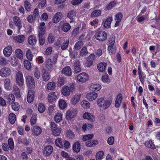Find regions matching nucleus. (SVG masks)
Wrapping results in <instances>:
<instances>
[{"mask_svg":"<svg viewBox=\"0 0 160 160\" xmlns=\"http://www.w3.org/2000/svg\"><path fill=\"white\" fill-rule=\"evenodd\" d=\"M95 37L97 40L103 41L106 39L107 34L105 32L102 31L96 32Z\"/></svg>","mask_w":160,"mask_h":160,"instance_id":"f257e3e1","label":"nucleus"},{"mask_svg":"<svg viewBox=\"0 0 160 160\" xmlns=\"http://www.w3.org/2000/svg\"><path fill=\"white\" fill-rule=\"evenodd\" d=\"M77 80L81 82H84L89 79L88 75L85 72L80 73L77 76Z\"/></svg>","mask_w":160,"mask_h":160,"instance_id":"f03ea898","label":"nucleus"},{"mask_svg":"<svg viewBox=\"0 0 160 160\" xmlns=\"http://www.w3.org/2000/svg\"><path fill=\"white\" fill-rule=\"evenodd\" d=\"M26 82L27 85L29 88H32L35 86V82L33 78L30 75L26 77Z\"/></svg>","mask_w":160,"mask_h":160,"instance_id":"7ed1b4c3","label":"nucleus"},{"mask_svg":"<svg viewBox=\"0 0 160 160\" xmlns=\"http://www.w3.org/2000/svg\"><path fill=\"white\" fill-rule=\"evenodd\" d=\"M11 73L10 68L7 67H4L0 70V75L3 77L9 76Z\"/></svg>","mask_w":160,"mask_h":160,"instance_id":"20e7f679","label":"nucleus"},{"mask_svg":"<svg viewBox=\"0 0 160 160\" xmlns=\"http://www.w3.org/2000/svg\"><path fill=\"white\" fill-rule=\"evenodd\" d=\"M16 82L18 85L21 86L23 85L24 80L22 73L18 72L16 74Z\"/></svg>","mask_w":160,"mask_h":160,"instance_id":"39448f33","label":"nucleus"},{"mask_svg":"<svg viewBox=\"0 0 160 160\" xmlns=\"http://www.w3.org/2000/svg\"><path fill=\"white\" fill-rule=\"evenodd\" d=\"M31 129L32 134L34 136H38L42 132V128L38 126H34Z\"/></svg>","mask_w":160,"mask_h":160,"instance_id":"423d86ee","label":"nucleus"},{"mask_svg":"<svg viewBox=\"0 0 160 160\" xmlns=\"http://www.w3.org/2000/svg\"><path fill=\"white\" fill-rule=\"evenodd\" d=\"M77 111L75 109L70 110L67 111L66 115V119L69 120L74 117L76 114Z\"/></svg>","mask_w":160,"mask_h":160,"instance_id":"0eeeda50","label":"nucleus"},{"mask_svg":"<svg viewBox=\"0 0 160 160\" xmlns=\"http://www.w3.org/2000/svg\"><path fill=\"white\" fill-rule=\"evenodd\" d=\"M13 20L18 29V31L20 32V30L22 27L20 19L19 17L16 16L13 17Z\"/></svg>","mask_w":160,"mask_h":160,"instance_id":"6e6552de","label":"nucleus"},{"mask_svg":"<svg viewBox=\"0 0 160 160\" xmlns=\"http://www.w3.org/2000/svg\"><path fill=\"white\" fill-rule=\"evenodd\" d=\"M45 23L44 22H42L40 23V26L38 27V36H43L45 34Z\"/></svg>","mask_w":160,"mask_h":160,"instance_id":"1a4fd4ad","label":"nucleus"},{"mask_svg":"<svg viewBox=\"0 0 160 160\" xmlns=\"http://www.w3.org/2000/svg\"><path fill=\"white\" fill-rule=\"evenodd\" d=\"M3 54L5 56L8 57L10 56L12 52V48L11 46H8L5 48L3 51Z\"/></svg>","mask_w":160,"mask_h":160,"instance_id":"9d476101","label":"nucleus"},{"mask_svg":"<svg viewBox=\"0 0 160 160\" xmlns=\"http://www.w3.org/2000/svg\"><path fill=\"white\" fill-rule=\"evenodd\" d=\"M81 97L80 93L75 94L71 99V103L72 104L75 105L78 102Z\"/></svg>","mask_w":160,"mask_h":160,"instance_id":"9b49d317","label":"nucleus"},{"mask_svg":"<svg viewBox=\"0 0 160 160\" xmlns=\"http://www.w3.org/2000/svg\"><path fill=\"white\" fill-rule=\"evenodd\" d=\"M98 97V94L96 92L88 93L87 96V98L89 101H92Z\"/></svg>","mask_w":160,"mask_h":160,"instance_id":"f8f14e48","label":"nucleus"},{"mask_svg":"<svg viewBox=\"0 0 160 160\" xmlns=\"http://www.w3.org/2000/svg\"><path fill=\"white\" fill-rule=\"evenodd\" d=\"M25 38V37L24 35H20L15 36L13 38V39L17 42L21 43L24 42Z\"/></svg>","mask_w":160,"mask_h":160,"instance_id":"ddd939ff","label":"nucleus"},{"mask_svg":"<svg viewBox=\"0 0 160 160\" xmlns=\"http://www.w3.org/2000/svg\"><path fill=\"white\" fill-rule=\"evenodd\" d=\"M34 92L32 90H29L28 92L27 96V101L28 102L30 103L32 102L34 99Z\"/></svg>","mask_w":160,"mask_h":160,"instance_id":"4468645a","label":"nucleus"},{"mask_svg":"<svg viewBox=\"0 0 160 160\" xmlns=\"http://www.w3.org/2000/svg\"><path fill=\"white\" fill-rule=\"evenodd\" d=\"M37 42V38L34 35H32L29 37L28 39V42L31 45L33 46L35 45Z\"/></svg>","mask_w":160,"mask_h":160,"instance_id":"2eb2a0df","label":"nucleus"},{"mask_svg":"<svg viewBox=\"0 0 160 160\" xmlns=\"http://www.w3.org/2000/svg\"><path fill=\"white\" fill-rule=\"evenodd\" d=\"M57 96L55 92H52L50 93L48 96V99L50 102H52L54 101L56 99Z\"/></svg>","mask_w":160,"mask_h":160,"instance_id":"dca6fc26","label":"nucleus"},{"mask_svg":"<svg viewBox=\"0 0 160 160\" xmlns=\"http://www.w3.org/2000/svg\"><path fill=\"white\" fill-rule=\"evenodd\" d=\"M53 148L50 145L46 146L44 149V153L47 156L49 155L52 152Z\"/></svg>","mask_w":160,"mask_h":160,"instance_id":"f3484780","label":"nucleus"},{"mask_svg":"<svg viewBox=\"0 0 160 160\" xmlns=\"http://www.w3.org/2000/svg\"><path fill=\"white\" fill-rule=\"evenodd\" d=\"M62 72L67 76H70L72 74L71 70L69 67L67 66L64 68L62 71Z\"/></svg>","mask_w":160,"mask_h":160,"instance_id":"a211bd4d","label":"nucleus"},{"mask_svg":"<svg viewBox=\"0 0 160 160\" xmlns=\"http://www.w3.org/2000/svg\"><path fill=\"white\" fill-rule=\"evenodd\" d=\"M74 72L76 73L80 72L81 70L80 67V62L79 61L75 62L74 63Z\"/></svg>","mask_w":160,"mask_h":160,"instance_id":"6ab92c4d","label":"nucleus"},{"mask_svg":"<svg viewBox=\"0 0 160 160\" xmlns=\"http://www.w3.org/2000/svg\"><path fill=\"white\" fill-rule=\"evenodd\" d=\"M90 88L92 91H98L101 89V86L98 84L92 83L90 85Z\"/></svg>","mask_w":160,"mask_h":160,"instance_id":"aec40b11","label":"nucleus"},{"mask_svg":"<svg viewBox=\"0 0 160 160\" xmlns=\"http://www.w3.org/2000/svg\"><path fill=\"white\" fill-rule=\"evenodd\" d=\"M72 148L74 152H79L80 150V145L78 142H74L72 146Z\"/></svg>","mask_w":160,"mask_h":160,"instance_id":"412c9836","label":"nucleus"},{"mask_svg":"<svg viewBox=\"0 0 160 160\" xmlns=\"http://www.w3.org/2000/svg\"><path fill=\"white\" fill-rule=\"evenodd\" d=\"M61 12H59L56 13L54 15V18L53 19V22L55 23H57L59 22L61 20Z\"/></svg>","mask_w":160,"mask_h":160,"instance_id":"4be33fe9","label":"nucleus"},{"mask_svg":"<svg viewBox=\"0 0 160 160\" xmlns=\"http://www.w3.org/2000/svg\"><path fill=\"white\" fill-rule=\"evenodd\" d=\"M62 92L64 95L68 96L70 94L69 87L68 86L63 87L62 89Z\"/></svg>","mask_w":160,"mask_h":160,"instance_id":"5701e85b","label":"nucleus"},{"mask_svg":"<svg viewBox=\"0 0 160 160\" xmlns=\"http://www.w3.org/2000/svg\"><path fill=\"white\" fill-rule=\"evenodd\" d=\"M4 85L5 88L7 90H10L11 89L12 85L10 84V80L6 78L4 81Z\"/></svg>","mask_w":160,"mask_h":160,"instance_id":"b1692460","label":"nucleus"},{"mask_svg":"<svg viewBox=\"0 0 160 160\" xmlns=\"http://www.w3.org/2000/svg\"><path fill=\"white\" fill-rule=\"evenodd\" d=\"M84 118L87 119L89 121H92L94 119V116L91 113L88 112L85 113L83 116Z\"/></svg>","mask_w":160,"mask_h":160,"instance_id":"393cba45","label":"nucleus"},{"mask_svg":"<svg viewBox=\"0 0 160 160\" xmlns=\"http://www.w3.org/2000/svg\"><path fill=\"white\" fill-rule=\"evenodd\" d=\"M42 79L43 80L46 82L50 78V75L49 73L46 70L44 71L42 74Z\"/></svg>","mask_w":160,"mask_h":160,"instance_id":"a878e982","label":"nucleus"},{"mask_svg":"<svg viewBox=\"0 0 160 160\" xmlns=\"http://www.w3.org/2000/svg\"><path fill=\"white\" fill-rule=\"evenodd\" d=\"M107 100L108 99L104 98H99L97 101L98 106L100 107H102L103 105H104V103H105Z\"/></svg>","mask_w":160,"mask_h":160,"instance_id":"bb28decb","label":"nucleus"},{"mask_svg":"<svg viewBox=\"0 0 160 160\" xmlns=\"http://www.w3.org/2000/svg\"><path fill=\"white\" fill-rule=\"evenodd\" d=\"M98 143V141L96 140H93L92 141H88L86 142V145L87 147H91L95 146Z\"/></svg>","mask_w":160,"mask_h":160,"instance_id":"cd10ccee","label":"nucleus"},{"mask_svg":"<svg viewBox=\"0 0 160 160\" xmlns=\"http://www.w3.org/2000/svg\"><path fill=\"white\" fill-rule=\"evenodd\" d=\"M107 64L105 62H101L98 65V68L100 72H103L105 70Z\"/></svg>","mask_w":160,"mask_h":160,"instance_id":"c85d7f7f","label":"nucleus"},{"mask_svg":"<svg viewBox=\"0 0 160 160\" xmlns=\"http://www.w3.org/2000/svg\"><path fill=\"white\" fill-rule=\"evenodd\" d=\"M112 21V17H109L107 18L105 21L104 26L106 28H109L110 26L111 23Z\"/></svg>","mask_w":160,"mask_h":160,"instance_id":"c756f323","label":"nucleus"},{"mask_svg":"<svg viewBox=\"0 0 160 160\" xmlns=\"http://www.w3.org/2000/svg\"><path fill=\"white\" fill-rule=\"evenodd\" d=\"M55 143L57 147L60 148H62L63 147V142L61 138L57 139L55 141Z\"/></svg>","mask_w":160,"mask_h":160,"instance_id":"7c9ffc66","label":"nucleus"},{"mask_svg":"<svg viewBox=\"0 0 160 160\" xmlns=\"http://www.w3.org/2000/svg\"><path fill=\"white\" fill-rule=\"evenodd\" d=\"M101 12L99 10H96L93 11L91 14L92 18L97 17L101 15Z\"/></svg>","mask_w":160,"mask_h":160,"instance_id":"2f4dec72","label":"nucleus"},{"mask_svg":"<svg viewBox=\"0 0 160 160\" xmlns=\"http://www.w3.org/2000/svg\"><path fill=\"white\" fill-rule=\"evenodd\" d=\"M108 50L109 52L111 54H114L116 52V48L115 46H108Z\"/></svg>","mask_w":160,"mask_h":160,"instance_id":"473e14b6","label":"nucleus"},{"mask_svg":"<svg viewBox=\"0 0 160 160\" xmlns=\"http://www.w3.org/2000/svg\"><path fill=\"white\" fill-rule=\"evenodd\" d=\"M145 145L147 148L152 149H155L156 148L155 145L153 144L152 141L149 140L146 141L145 143Z\"/></svg>","mask_w":160,"mask_h":160,"instance_id":"72a5a7b5","label":"nucleus"},{"mask_svg":"<svg viewBox=\"0 0 160 160\" xmlns=\"http://www.w3.org/2000/svg\"><path fill=\"white\" fill-rule=\"evenodd\" d=\"M24 68L28 70H30L32 68V65L30 62L27 60H25L24 62Z\"/></svg>","mask_w":160,"mask_h":160,"instance_id":"f704fd0d","label":"nucleus"},{"mask_svg":"<svg viewBox=\"0 0 160 160\" xmlns=\"http://www.w3.org/2000/svg\"><path fill=\"white\" fill-rule=\"evenodd\" d=\"M46 67L48 69H51L52 68V62L51 59L48 58L46 62Z\"/></svg>","mask_w":160,"mask_h":160,"instance_id":"c9c22d12","label":"nucleus"},{"mask_svg":"<svg viewBox=\"0 0 160 160\" xmlns=\"http://www.w3.org/2000/svg\"><path fill=\"white\" fill-rule=\"evenodd\" d=\"M92 127V125L90 124L85 123L83 124L82 127V130L85 132L86 130L90 129Z\"/></svg>","mask_w":160,"mask_h":160,"instance_id":"e433bc0d","label":"nucleus"},{"mask_svg":"<svg viewBox=\"0 0 160 160\" xmlns=\"http://www.w3.org/2000/svg\"><path fill=\"white\" fill-rule=\"evenodd\" d=\"M56 86V83L54 82H50L47 84L48 89L51 90H54Z\"/></svg>","mask_w":160,"mask_h":160,"instance_id":"4c0bfd02","label":"nucleus"},{"mask_svg":"<svg viewBox=\"0 0 160 160\" xmlns=\"http://www.w3.org/2000/svg\"><path fill=\"white\" fill-rule=\"evenodd\" d=\"M16 115L13 113H10L9 116V120L10 122L12 124H14L16 121Z\"/></svg>","mask_w":160,"mask_h":160,"instance_id":"58836bf2","label":"nucleus"},{"mask_svg":"<svg viewBox=\"0 0 160 160\" xmlns=\"http://www.w3.org/2000/svg\"><path fill=\"white\" fill-rule=\"evenodd\" d=\"M82 106L84 109H88L90 106V103L87 101L83 100L81 102Z\"/></svg>","mask_w":160,"mask_h":160,"instance_id":"ea45409f","label":"nucleus"},{"mask_svg":"<svg viewBox=\"0 0 160 160\" xmlns=\"http://www.w3.org/2000/svg\"><path fill=\"white\" fill-rule=\"evenodd\" d=\"M15 54L16 56L20 59H22L23 58L22 51L20 49H17L15 51Z\"/></svg>","mask_w":160,"mask_h":160,"instance_id":"a19ab883","label":"nucleus"},{"mask_svg":"<svg viewBox=\"0 0 160 160\" xmlns=\"http://www.w3.org/2000/svg\"><path fill=\"white\" fill-rule=\"evenodd\" d=\"M76 13L74 10H72L67 14V17L70 19L73 20L76 17Z\"/></svg>","mask_w":160,"mask_h":160,"instance_id":"79ce46f5","label":"nucleus"},{"mask_svg":"<svg viewBox=\"0 0 160 160\" xmlns=\"http://www.w3.org/2000/svg\"><path fill=\"white\" fill-rule=\"evenodd\" d=\"M38 110L40 113H42L45 110V107L43 104L39 103L38 105Z\"/></svg>","mask_w":160,"mask_h":160,"instance_id":"37998d69","label":"nucleus"},{"mask_svg":"<svg viewBox=\"0 0 160 160\" xmlns=\"http://www.w3.org/2000/svg\"><path fill=\"white\" fill-rule=\"evenodd\" d=\"M71 28V26L68 23H65L63 25L62 30L63 31L67 32Z\"/></svg>","mask_w":160,"mask_h":160,"instance_id":"c03bdc74","label":"nucleus"},{"mask_svg":"<svg viewBox=\"0 0 160 160\" xmlns=\"http://www.w3.org/2000/svg\"><path fill=\"white\" fill-rule=\"evenodd\" d=\"M83 45V42L81 41H79L75 44L74 47V49L78 50L81 48Z\"/></svg>","mask_w":160,"mask_h":160,"instance_id":"a18cd8bd","label":"nucleus"},{"mask_svg":"<svg viewBox=\"0 0 160 160\" xmlns=\"http://www.w3.org/2000/svg\"><path fill=\"white\" fill-rule=\"evenodd\" d=\"M69 40H66L64 41L62 43L61 46V48L62 50H64L67 48L69 44Z\"/></svg>","mask_w":160,"mask_h":160,"instance_id":"49530a36","label":"nucleus"},{"mask_svg":"<svg viewBox=\"0 0 160 160\" xmlns=\"http://www.w3.org/2000/svg\"><path fill=\"white\" fill-rule=\"evenodd\" d=\"M13 91L14 92L16 97L19 98L20 97V91L18 86H16L13 87Z\"/></svg>","mask_w":160,"mask_h":160,"instance_id":"de8ad7c7","label":"nucleus"},{"mask_svg":"<svg viewBox=\"0 0 160 160\" xmlns=\"http://www.w3.org/2000/svg\"><path fill=\"white\" fill-rule=\"evenodd\" d=\"M104 155V152L101 151L97 152L96 155V158L97 160H100L102 159Z\"/></svg>","mask_w":160,"mask_h":160,"instance_id":"09e8293b","label":"nucleus"},{"mask_svg":"<svg viewBox=\"0 0 160 160\" xmlns=\"http://www.w3.org/2000/svg\"><path fill=\"white\" fill-rule=\"evenodd\" d=\"M62 118V115L60 113H58L54 117V120L57 122H60Z\"/></svg>","mask_w":160,"mask_h":160,"instance_id":"8fccbe9b","label":"nucleus"},{"mask_svg":"<svg viewBox=\"0 0 160 160\" xmlns=\"http://www.w3.org/2000/svg\"><path fill=\"white\" fill-rule=\"evenodd\" d=\"M94 135L92 134H89L83 136L82 139L83 141H85L92 139Z\"/></svg>","mask_w":160,"mask_h":160,"instance_id":"3c124183","label":"nucleus"},{"mask_svg":"<svg viewBox=\"0 0 160 160\" xmlns=\"http://www.w3.org/2000/svg\"><path fill=\"white\" fill-rule=\"evenodd\" d=\"M65 79L63 77H59L58 79V86H61L65 83Z\"/></svg>","mask_w":160,"mask_h":160,"instance_id":"603ef678","label":"nucleus"},{"mask_svg":"<svg viewBox=\"0 0 160 160\" xmlns=\"http://www.w3.org/2000/svg\"><path fill=\"white\" fill-rule=\"evenodd\" d=\"M59 106L61 109H63L67 106L66 103L64 100H60L59 102Z\"/></svg>","mask_w":160,"mask_h":160,"instance_id":"864d4df0","label":"nucleus"},{"mask_svg":"<svg viewBox=\"0 0 160 160\" xmlns=\"http://www.w3.org/2000/svg\"><path fill=\"white\" fill-rule=\"evenodd\" d=\"M15 100L14 95L12 94H10L7 97V102L11 103Z\"/></svg>","mask_w":160,"mask_h":160,"instance_id":"5fc2aeb1","label":"nucleus"},{"mask_svg":"<svg viewBox=\"0 0 160 160\" xmlns=\"http://www.w3.org/2000/svg\"><path fill=\"white\" fill-rule=\"evenodd\" d=\"M115 37L114 36H112V37H110L108 40V46H115L114 45V43L115 41Z\"/></svg>","mask_w":160,"mask_h":160,"instance_id":"6e6d98bb","label":"nucleus"},{"mask_svg":"<svg viewBox=\"0 0 160 160\" xmlns=\"http://www.w3.org/2000/svg\"><path fill=\"white\" fill-rule=\"evenodd\" d=\"M112 103V101L111 100L108 99L105 103L104 105H103L102 107L103 108L106 109L108 108Z\"/></svg>","mask_w":160,"mask_h":160,"instance_id":"4d7b16f0","label":"nucleus"},{"mask_svg":"<svg viewBox=\"0 0 160 160\" xmlns=\"http://www.w3.org/2000/svg\"><path fill=\"white\" fill-rule=\"evenodd\" d=\"M34 77L37 79H39L40 78V72L37 67H35L34 69Z\"/></svg>","mask_w":160,"mask_h":160,"instance_id":"13d9d810","label":"nucleus"},{"mask_svg":"<svg viewBox=\"0 0 160 160\" xmlns=\"http://www.w3.org/2000/svg\"><path fill=\"white\" fill-rule=\"evenodd\" d=\"M27 58L30 61H31L32 58V54L30 49H28L26 53Z\"/></svg>","mask_w":160,"mask_h":160,"instance_id":"bf43d9fd","label":"nucleus"},{"mask_svg":"<svg viewBox=\"0 0 160 160\" xmlns=\"http://www.w3.org/2000/svg\"><path fill=\"white\" fill-rule=\"evenodd\" d=\"M9 61L5 58L0 57V65H5L8 63Z\"/></svg>","mask_w":160,"mask_h":160,"instance_id":"052dcab7","label":"nucleus"},{"mask_svg":"<svg viewBox=\"0 0 160 160\" xmlns=\"http://www.w3.org/2000/svg\"><path fill=\"white\" fill-rule=\"evenodd\" d=\"M101 79L103 82L107 83H109L110 82V80L109 79L108 75L107 74L102 76Z\"/></svg>","mask_w":160,"mask_h":160,"instance_id":"680f3d73","label":"nucleus"},{"mask_svg":"<svg viewBox=\"0 0 160 160\" xmlns=\"http://www.w3.org/2000/svg\"><path fill=\"white\" fill-rule=\"evenodd\" d=\"M24 7L26 10L28 11H30L31 10V7L30 3L28 1L25 2Z\"/></svg>","mask_w":160,"mask_h":160,"instance_id":"e2e57ef3","label":"nucleus"},{"mask_svg":"<svg viewBox=\"0 0 160 160\" xmlns=\"http://www.w3.org/2000/svg\"><path fill=\"white\" fill-rule=\"evenodd\" d=\"M8 144L11 149L12 150L14 148V146L13 139L12 138H10L8 139Z\"/></svg>","mask_w":160,"mask_h":160,"instance_id":"0e129e2a","label":"nucleus"},{"mask_svg":"<svg viewBox=\"0 0 160 160\" xmlns=\"http://www.w3.org/2000/svg\"><path fill=\"white\" fill-rule=\"evenodd\" d=\"M52 134L56 136H59L61 133V129L60 128L55 129V130L52 131Z\"/></svg>","mask_w":160,"mask_h":160,"instance_id":"69168bd1","label":"nucleus"},{"mask_svg":"<svg viewBox=\"0 0 160 160\" xmlns=\"http://www.w3.org/2000/svg\"><path fill=\"white\" fill-rule=\"evenodd\" d=\"M88 51L86 47H83L80 51V55L82 57L86 56L88 53Z\"/></svg>","mask_w":160,"mask_h":160,"instance_id":"338daca9","label":"nucleus"},{"mask_svg":"<svg viewBox=\"0 0 160 160\" xmlns=\"http://www.w3.org/2000/svg\"><path fill=\"white\" fill-rule=\"evenodd\" d=\"M115 17V20L116 21L121 22L122 18V14L121 13L119 12L116 14Z\"/></svg>","mask_w":160,"mask_h":160,"instance_id":"774afa93","label":"nucleus"}]
</instances>
